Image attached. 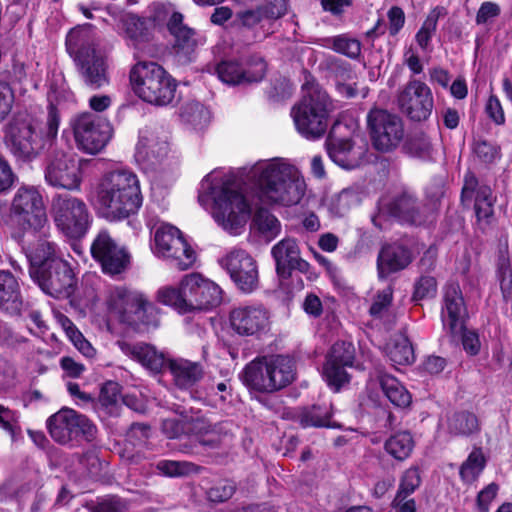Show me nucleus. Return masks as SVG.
<instances>
[{
    "instance_id": "obj_1",
    "label": "nucleus",
    "mask_w": 512,
    "mask_h": 512,
    "mask_svg": "<svg viewBox=\"0 0 512 512\" xmlns=\"http://www.w3.org/2000/svg\"><path fill=\"white\" fill-rule=\"evenodd\" d=\"M21 249L29 263V276L46 294L65 299L74 294L77 279L68 261L49 237L23 239Z\"/></svg>"
},
{
    "instance_id": "obj_2",
    "label": "nucleus",
    "mask_w": 512,
    "mask_h": 512,
    "mask_svg": "<svg viewBox=\"0 0 512 512\" xmlns=\"http://www.w3.org/2000/svg\"><path fill=\"white\" fill-rule=\"evenodd\" d=\"M143 195L137 175L126 169L103 175L96 187V211L108 222H121L138 214Z\"/></svg>"
},
{
    "instance_id": "obj_3",
    "label": "nucleus",
    "mask_w": 512,
    "mask_h": 512,
    "mask_svg": "<svg viewBox=\"0 0 512 512\" xmlns=\"http://www.w3.org/2000/svg\"><path fill=\"white\" fill-rule=\"evenodd\" d=\"M158 301L180 314L210 310L221 304L222 290L213 281L193 272L182 277L177 287L159 289Z\"/></svg>"
},
{
    "instance_id": "obj_4",
    "label": "nucleus",
    "mask_w": 512,
    "mask_h": 512,
    "mask_svg": "<svg viewBox=\"0 0 512 512\" xmlns=\"http://www.w3.org/2000/svg\"><path fill=\"white\" fill-rule=\"evenodd\" d=\"M307 94L292 108L297 131L306 139H319L327 131L332 101L328 93L314 80L303 86Z\"/></svg>"
},
{
    "instance_id": "obj_5",
    "label": "nucleus",
    "mask_w": 512,
    "mask_h": 512,
    "mask_svg": "<svg viewBox=\"0 0 512 512\" xmlns=\"http://www.w3.org/2000/svg\"><path fill=\"white\" fill-rule=\"evenodd\" d=\"M129 81L135 95L149 104L166 106L175 97L176 80L157 62L135 63L129 71Z\"/></svg>"
},
{
    "instance_id": "obj_6",
    "label": "nucleus",
    "mask_w": 512,
    "mask_h": 512,
    "mask_svg": "<svg viewBox=\"0 0 512 512\" xmlns=\"http://www.w3.org/2000/svg\"><path fill=\"white\" fill-rule=\"evenodd\" d=\"M256 186L262 200L283 206L298 204L306 189L304 180L293 167L275 164H269L260 171Z\"/></svg>"
},
{
    "instance_id": "obj_7",
    "label": "nucleus",
    "mask_w": 512,
    "mask_h": 512,
    "mask_svg": "<svg viewBox=\"0 0 512 512\" xmlns=\"http://www.w3.org/2000/svg\"><path fill=\"white\" fill-rule=\"evenodd\" d=\"M12 217L19 231L13 238L22 246L23 239L48 237L47 214L40 193L33 187H21L17 190L11 205Z\"/></svg>"
},
{
    "instance_id": "obj_8",
    "label": "nucleus",
    "mask_w": 512,
    "mask_h": 512,
    "mask_svg": "<svg viewBox=\"0 0 512 512\" xmlns=\"http://www.w3.org/2000/svg\"><path fill=\"white\" fill-rule=\"evenodd\" d=\"M4 140L15 160L25 164L39 158L51 146L29 118H13L5 127Z\"/></svg>"
},
{
    "instance_id": "obj_9",
    "label": "nucleus",
    "mask_w": 512,
    "mask_h": 512,
    "mask_svg": "<svg viewBox=\"0 0 512 512\" xmlns=\"http://www.w3.org/2000/svg\"><path fill=\"white\" fill-rule=\"evenodd\" d=\"M108 304L119 314L121 322L131 327L155 326L157 323L155 305L139 291L117 286L111 291Z\"/></svg>"
},
{
    "instance_id": "obj_10",
    "label": "nucleus",
    "mask_w": 512,
    "mask_h": 512,
    "mask_svg": "<svg viewBox=\"0 0 512 512\" xmlns=\"http://www.w3.org/2000/svg\"><path fill=\"white\" fill-rule=\"evenodd\" d=\"M51 213L56 227L71 239L84 237L92 223L86 203L69 194L54 196Z\"/></svg>"
},
{
    "instance_id": "obj_11",
    "label": "nucleus",
    "mask_w": 512,
    "mask_h": 512,
    "mask_svg": "<svg viewBox=\"0 0 512 512\" xmlns=\"http://www.w3.org/2000/svg\"><path fill=\"white\" fill-rule=\"evenodd\" d=\"M251 211V205L245 195L241 190L232 188L228 181L214 194L213 217L230 233H235L245 225Z\"/></svg>"
},
{
    "instance_id": "obj_12",
    "label": "nucleus",
    "mask_w": 512,
    "mask_h": 512,
    "mask_svg": "<svg viewBox=\"0 0 512 512\" xmlns=\"http://www.w3.org/2000/svg\"><path fill=\"white\" fill-rule=\"evenodd\" d=\"M372 146L379 152L395 150L404 138L403 120L386 109L373 107L366 116Z\"/></svg>"
},
{
    "instance_id": "obj_13",
    "label": "nucleus",
    "mask_w": 512,
    "mask_h": 512,
    "mask_svg": "<svg viewBox=\"0 0 512 512\" xmlns=\"http://www.w3.org/2000/svg\"><path fill=\"white\" fill-rule=\"evenodd\" d=\"M70 126L78 149L90 155L100 153L112 137L110 124L91 112L75 115Z\"/></svg>"
},
{
    "instance_id": "obj_14",
    "label": "nucleus",
    "mask_w": 512,
    "mask_h": 512,
    "mask_svg": "<svg viewBox=\"0 0 512 512\" xmlns=\"http://www.w3.org/2000/svg\"><path fill=\"white\" fill-rule=\"evenodd\" d=\"M282 14L275 4L269 2L254 8L239 10L232 21V28L244 45H252L265 39L264 22L276 20Z\"/></svg>"
},
{
    "instance_id": "obj_15",
    "label": "nucleus",
    "mask_w": 512,
    "mask_h": 512,
    "mask_svg": "<svg viewBox=\"0 0 512 512\" xmlns=\"http://www.w3.org/2000/svg\"><path fill=\"white\" fill-rule=\"evenodd\" d=\"M154 239L158 252L170 259L176 269L185 271L195 263L196 252L177 227L171 224L161 225L156 230Z\"/></svg>"
},
{
    "instance_id": "obj_16",
    "label": "nucleus",
    "mask_w": 512,
    "mask_h": 512,
    "mask_svg": "<svg viewBox=\"0 0 512 512\" xmlns=\"http://www.w3.org/2000/svg\"><path fill=\"white\" fill-rule=\"evenodd\" d=\"M90 252L105 275L111 277L120 275L130 266V253L124 246H120L107 230L97 234L91 244Z\"/></svg>"
},
{
    "instance_id": "obj_17",
    "label": "nucleus",
    "mask_w": 512,
    "mask_h": 512,
    "mask_svg": "<svg viewBox=\"0 0 512 512\" xmlns=\"http://www.w3.org/2000/svg\"><path fill=\"white\" fill-rule=\"evenodd\" d=\"M218 78L225 84L237 86L261 82L267 72V62L259 53L247 56L243 62L222 60L215 68Z\"/></svg>"
},
{
    "instance_id": "obj_18",
    "label": "nucleus",
    "mask_w": 512,
    "mask_h": 512,
    "mask_svg": "<svg viewBox=\"0 0 512 512\" xmlns=\"http://www.w3.org/2000/svg\"><path fill=\"white\" fill-rule=\"evenodd\" d=\"M231 280L243 294H251L259 285V272L256 260L245 250L228 253L222 260Z\"/></svg>"
},
{
    "instance_id": "obj_19",
    "label": "nucleus",
    "mask_w": 512,
    "mask_h": 512,
    "mask_svg": "<svg viewBox=\"0 0 512 512\" xmlns=\"http://www.w3.org/2000/svg\"><path fill=\"white\" fill-rule=\"evenodd\" d=\"M387 213L401 225L424 226L433 220V211L408 191L394 196L386 206Z\"/></svg>"
},
{
    "instance_id": "obj_20",
    "label": "nucleus",
    "mask_w": 512,
    "mask_h": 512,
    "mask_svg": "<svg viewBox=\"0 0 512 512\" xmlns=\"http://www.w3.org/2000/svg\"><path fill=\"white\" fill-rule=\"evenodd\" d=\"M46 182L55 188L79 190L82 182V169L79 162L62 151L55 152L45 168Z\"/></svg>"
},
{
    "instance_id": "obj_21",
    "label": "nucleus",
    "mask_w": 512,
    "mask_h": 512,
    "mask_svg": "<svg viewBox=\"0 0 512 512\" xmlns=\"http://www.w3.org/2000/svg\"><path fill=\"white\" fill-rule=\"evenodd\" d=\"M398 105L410 120L425 121L434 105L431 89L422 81L410 80L398 96Z\"/></svg>"
},
{
    "instance_id": "obj_22",
    "label": "nucleus",
    "mask_w": 512,
    "mask_h": 512,
    "mask_svg": "<svg viewBox=\"0 0 512 512\" xmlns=\"http://www.w3.org/2000/svg\"><path fill=\"white\" fill-rule=\"evenodd\" d=\"M229 322L239 336L259 337L269 326V312L262 304L239 306L230 311Z\"/></svg>"
},
{
    "instance_id": "obj_23",
    "label": "nucleus",
    "mask_w": 512,
    "mask_h": 512,
    "mask_svg": "<svg viewBox=\"0 0 512 512\" xmlns=\"http://www.w3.org/2000/svg\"><path fill=\"white\" fill-rule=\"evenodd\" d=\"M466 314L467 307L459 283H446L443 287L441 319L451 336H456L464 328Z\"/></svg>"
},
{
    "instance_id": "obj_24",
    "label": "nucleus",
    "mask_w": 512,
    "mask_h": 512,
    "mask_svg": "<svg viewBox=\"0 0 512 512\" xmlns=\"http://www.w3.org/2000/svg\"><path fill=\"white\" fill-rule=\"evenodd\" d=\"M413 261L412 250L399 242L385 243L381 246L377 260V273L380 279L406 269Z\"/></svg>"
},
{
    "instance_id": "obj_25",
    "label": "nucleus",
    "mask_w": 512,
    "mask_h": 512,
    "mask_svg": "<svg viewBox=\"0 0 512 512\" xmlns=\"http://www.w3.org/2000/svg\"><path fill=\"white\" fill-rule=\"evenodd\" d=\"M268 356L256 357L245 365L240 380L250 393L272 394L276 392V380L269 369Z\"/></svg>"
},
{
    "instance_id": "obj_26",
    "label": "nucleus",
    "mask_w": 512,
    "mask_h": 512,
    "mask_svg": "<svg viewBox=\"0 0 512 512\" xmlns=\"http://www.w3.org/2000/svg\"><path fill=\"white\" fill-rule=\"evenodd\" d=\"M119 347L125 355L140 363L153 375L163 374L167 369L170 358L151 344L119 342Z\"/></svg>"
},
{
    "instance_id": "obj_27",
    "label": "nucleus",
    "mask_w": 512,
    "mask_h": 512,
    "mask_svg": "<svg viewBox=\"0 0 512 512\" xmlns=\"http://www.w3.org/2000/svg\"><path fill=\"white\" fill-rule=\"evenodd\" d=\"M65 47L74 63L98 54L94 26L90 23H85L71 28L66 35Z\"/></svg>"
},
{
    "instance_id": "obj_28",
    "label": "nucleus",
    "mask_w": 512,
    "mask_h": 512,
    "mask_svg": "<svg viewBox=\"0 0 512 512\" xmlns=\"http://www.w3.org/2000/svg\"><path fill=\"white\" fill-rule=\"evenodd\" d=\"M75 67L83 84L91 90H99L109 85L108 63L100 53L75 62Z\"/></svg>"
},
{
    "instance_id": "obj_29",
    "label": "nucleus",
    "mask_w": 512,
    "mask_h": 512,
    "mask_svg": "<svg viewBox=\"0 0 512 512\" xmlns=\"http://www.w3.org/2000/svg\"><path fill=\"white\" fill-rule=\"evenodd\" d=\"M166 371H169L175 386L181 390L191 389L204 376L201 363L184 358H170Z\"/></svg>"
},
{
    "instance_id": "obj_30",
    "label": "nucleus",
    "mask_w": 512,
    "mask_h": 512,
    "mask_svg": "<svg viewBox=\"0 0 512 512\" xmlns=\"http://www.w3.org/2000/svg\"><path fill=\"white\" fill-rule=\"evenodd\" d=\"M23 304L17 278L8 270H0V310L10 316H21Z\"/></svg>"
},
{
    "instance_id": "obj_31",
    "label": "nucleus",
    "mask_w": 512,
    "mask_h": 512,
    "mask_svg": "<svg viewBox=\"0 0 512 512\" xmlns=\"http://www.w3.org/2000/svg\"><path fill=\"white\" fill-rule=\"evenodd\" d=\"M169 144L153 133L140 134L135 148V158L139 163L148 166L160 164L167 156Z\"/></svg>"
},
{
    "instance_id": "obj_32",
    "label": "nucleus",
    "mask_w": 512,
    "mask_h": 512,
    "mask_svg": "<svg viewBox=\"0 0 512 512\" xmlns=\"http://www.w3.org/2000/svg\"><path fill=\"white\" fill-rule=\"evenodd\" d=\"M76 410L61 408L46 420V428L51 438L60 445L73 441V428Z\"/></svg>"
},
{
    "instance_id": "obj_33",
    "label": "nucleus",
    "mask_w": 512,
    "mask_h": 512,
    "mask_svg": "<svg viewBox=\"0 0 512 512\" xmlns=\"http://www.w3.org/2000/svg\"><path fill=\"white\" fill-rule=\"evenodd\" d=\"M122 25L129 45L135 49H140L152 39L154 24L150 18L129 13L122 19Z\"/></svg>"
},
{
    "instance_id": "obj_34",
    "label": "nucleus",
    "mask_w": 512,
    "mask_h": 512,
    "mask_svg": "<svg viewBox=\"0 0 512 512\" xmlns=\"http://www.w3.org/2000/svg\"><path fill=\"white\" fill-rule=\"evenodd\" d=\"M46 115L44 128L41 129L45 139L52 145L57 137L61 124V112L59 104L63 99V92L58 88L57 84H51L47 94Z\"/></svg>"
},
{
    "instance_id": "obj_35",
    "label": "nucleus",
    "mask_w": 512,
    "mask_h": 512,
    "mask_svg": "<svg viewBox=\"0 0 512 512\" xmlns=\"http://www.w3.org/2000/svg\"><path fill=\"white\" fill-rule=\"evenodd\" d=\"M271 255L275 261L277 275L287 279L291 276V267L300 255V249L295 239L284 238L272 247Z\"/></svg>"
},
{
    "instance_id": "obj_36",
    "label": "nucleus",
    "mask_w": 512,
    "mask_h": 512,
    "mask_svg": "<svg viewBox=\"0 0 512 512\" xmlns=\"http://www.w3.org/2000/svg\"><path fill=\"white\" fill-rule=\"evenodd\" d=\"M415 446L416 441L409 430H398L386 438L383 449L391 459L402 463L411 457Z\"/></svg>"
},
{
    "instance_id": "obj_37",
    "label": "nucleus",
    "mask_w": 512,
    "mask_h": 512,
    "mask_svg": "<svg viewBox=\"0 0 512 512\" xmlns=\"http://www.w3.org/2000/svg\"><path fill=\"white\" fill-rule=\"evenodd\" d=\"M496 197L493 196V191L489 185H481L474 198V213L476 222L482 230L489 227L495 217L494 205Z\"/></svg>"
},
{
    "instance_id": "obj_38",
    "label": "nucleus",
    "mask_w": 512,
    "mask_h": 512,
    "mask_svg": "<svg viewBox=\"0 0 512 512\" xmlns=\"http://www.w3.org/2000/svg\"><path fill=\"white\" fill-rule=\"evenodd\" d=\"M269 369L276 380V392L289 386L296 377V367L293 358L281 354L268 356Z\"/></svg>"
},
{
    "instance_id": "obj_39",
    "label": "nucleus",
    "mask_w": 512,
    "mask_h": 512,
    "mask_svg": "<svg viewBox=\"0 0 512 512\" xmlns=\"http://www.w3.org/2000/svg\"><path fill=\"white\" fill-rule=\"evenodd\" d=\"M333 413L325 405L314 404L304 407L298 415V423L302 428H336L338 427L331 421Z\"/></svg>"
},
{
    "instance_id": "obj_40",
    "label": "nucleus",
    "mask_w": 512,
    "mask_h": 512,
    "mask_svg": "<svg viewBox=\"0 0 512 512\" xmlns=\"http://www.w3.org/2000/svg\"><path fill=\"white\" fill-rule=\"evenodd\" d=\"M379 382L383 394L395 407L406 408L410 406L412 396L396 377L384 374L380 376Z\"/></svg>"
},
{
    "instance_id": "obj_41",
    "label": "nucleus",
    "mask_w": 512,
    "mask_h": 512,
    "mask_svg": "<svg viewBox=\"0 0 512 512\" xmlns=\"http://www.w3.org/2000/svg\"><path fill=\"white\" fill-rule=\"evenodd\" d=\"M447 15V9L444 6H435L432 8L421 27L415 34V42L422 51H428L431 46V41L436 33L438 21L441 17Z\"/></svg>"
},
{
    "instance_id": "obj_42",
    "label": "nucleus",
    "mask_w": 512,
    "mask_h": 512,
    "mask_svg": "<svg viewBox=\"0 0 512 512\" xmlns=\"http://www.w3.org/2000/svg\"><path fill=\"white\" fill-rule=\"evenodd\" d=\"M322 46L344 55L352 60H357L361 56L362 44L347 33L324 38Z\"/></svg>"
},
{
    "instance_id": "obj_43",
    "label": "nucleus",
    "mask_w": 512,
    "mask_h": 512,
    "mask_svg": "<svg viewBox=\"0 0 512 512\" xmlns=\"http://www.w3.org/2000/svg\"><path fill=\"white\" fill-rule=\"evenodd\" d=\"M387 357L394 366H408L415 362L414 347L407 335L401 334L393 340L387 348Z\"/></svg>"
},
{
    "instance_id": "obj_44",
    "label": "nucleus",
    "mask_w": 512,
    "mask_h": 512,
    "mask_svg": "<svg viewBox=\"0 0 512 512\" xmlns=\"http://www.w3.org/2000/svg\"><path fill=\"white\" fill-rule=\"evenodd\" d=\"M487 465V458L481 447H474L467 459L459 468L460 479L464 483H473L484 471Z\"/></svg>"
},
{
    "instance_id": "obj_45",
    "label": "nucleus",
    "mask_w": 512,
    "mask_h": 512,
    "mask_svg": "<svg viewBox=\"0 0 512 512\" xmlns=\"http://www.w3.org/2000/svg\"><path fill=\"white\" fill-rule=\"evenodd\" d=\"M122 386L116 381H106L102 384L99 393V403L103 411L111 416L117 417L120 415Z\"/></svg>"
},
{
    "instance_id": "obj_46",
    "label": "nucleus",
    "mask_w": 512,
    "mask_h": 512,
    "mask_svg": "<svg viewBox=\"0 0 512 512\" xmlns=\"http://www.w3.org/2000/svg\"><path fill=\"white\" fill-rule=\"evenodd\" d=\"M451 433L459 436H470L480 431L478 417L470 411H457L449 419Z\"/></svg>"
},
{
    "instance_id": "obj_47",
    "label": "nucleus",
    "mask_w": 512,
    "mask_h": 512,
    "mask_svg": "<svg viewBox=\"0 0 512 512\" xmlns=\"http://www.w3.org/2000/svg\"><path fill=\"white\" fill-rule=\"evenodd\" d=\"M348 366L326 360L323 366V378L333 392H339L344 384L350 382V375L346 371Z\"/></svg>"
},
{
    "instance_id": "obj_48",
    "label": "nucleus",
    "mask_w": 512,
    "mask_h": 512,
    "mask_svg": "<svg viewBox=\"0 0 512 512\" xmlns=\"http://www.w3.org/2000/svg\"><path fill=\"white\" fill-rule=\"evenodd\" d=\"M421 483V470L418 466L412 465L405 469L399 478V485L396 492L398 499L408 498L421 486Z\"/></svg>"
},
{
    "instance_id": "obj_49",
    "label": "nucleus",
    "mask_w": 512,
    "mask_h": 512,
    "mask_svg": "<svg viewBox=\"0 0 512 512\" xmlns=\"http://www.w3.org/2000/svg\"><path fill=\"white\" fill-rule=\"evenodd\" d=\"M253 223L264 236L274 238L280 232L279 220L264 207H259L254 213Z\"/></svg>"
},
{
    "instance_id": "obj_50",
    "label": "nucleus",
    "mask_w": 512,
    "mask_h": 512,
    "mask_svg": "<svg viewBox=\"0 0 512 512\" xmlns=\"http://www.w3.org/2000/svg\"><path fill=\"white\" fill-rule=\"evenodd\" d=\"M438 283L435 277L430 275H421L413 285L411 301L419 304L423 300L432 299L436 296Z\"/></svg>"
},
{
    "instance_id": "obj_51",
    "label": "nucleus",
    "mask_w": 512,
    "mask_h": 512,
    "mask_svg": "<svg viewBox=\"0 0 512 512\" xmlns=\"http://www.w3.org/2000/svg\"><path fill=\"white\" fill-rule=\"evenodd\" d=\"M73 428V441L83 440L92 443L96 440L98 435V428L95 423L86 415L76 411L74 427Z\"/></svg>"
},
{
    "instance_id": "obj_52",
    "label": "nucleus",
    "mask_w": 512,
    "mask_h": 512,
    "mask_svg": "<svg viewBox=\"0 0 512 512\" xmlns=\"http://www.w3.org/2000/svg\"><path fill=\"white\" fill-rule=\"evenodd\" d=\"M326 360L342 364L344 366L353 367L355 362V346L349 341H337L335 342Z\"/></svg>"
},
{
    "instance_id": "obj_53",
    "label": "nucleus",
    "mask_w": 512,
    "mask_h": 512,
    "mask_svg": "<svg viewBox=\"0 0 512 512\" xmlns=\"http://www.w3.org/2000/svg\"><path fill=\"white\" fill-rule=\"evenodd\" d=\"M237 490V484L232 479H222L213 484L207 491V500L214 504H220L233 497Z\"/></svg>"
},
{
    "instance_id": "obj_54",
    "label": "nucleus",
    "mask_w": 512,
    "mask_h": 512,
    "mask_svg": "<svg viewBox=\"0 0 512 512\" xmlns=\"http://www.w3.org/2000/svg\"><path fill=\"white\" fill-rule=\"evenodd\" d=\"M151 427L145 423L134 422L126 431L123 448L127 445L138 446V448L146 447L150 437Z\"/></svg>"
},
{
    "instance_id": "obj_55",
    "label": "nucleus",
    "mask_w": 512,
    "mask_h": 512,
    "mask_svg": "<svg viewBox=\"0 0 512 512\" xmlns=\"http://www.w3.org/2000/svg\"><path fill=\"white\" fill-rule=\"evenodd\" d=\"M90 512H128L127 503L117 495L97 498L88 506Z\"/></svg>"
},
{
    "instance_id": "obj_56",
    "label": "nucleus",
    "mask_w": 512,
    "mask_h": 512,
    "mask_svg": "<svg viewBox=\"0 0 512 512\" xmlns=\"http://www.w3.org/2000/svg\"><path fill=\"white\" fill-rule=\"evenodd\" d=\"M184 429H186V435H194L197 438H200L212 433L214 431V426L204 416H185Z\"/></svg>"
},
{
    "instance_id": "obj_57",
    "label": "nucleus",
    "mask_w": 512,
    "mask_h": 512,
    "mask_svg": "<svg viewBox=\"0 0 512 512\" xmlns=\"http://www.w3.org/2000/svg\"><path fill=\"white\" fill-rule=\"evenodd\" d=\"M0 429L13 441L21 431L17 412L2 404H0Z\"/></svg>"
},
{
    "instance_id": "obj_58",
    "label": "nucleus",
    "mask_w": 512,
    "mask_h": 512,
    "mask_svg": "<svg viewBox=\"0 0 512 512\" xmlns=\"http://www.w3.org/2000/svg\"><path fill=\"white\" fill-rule=\"evenodd\" d=\"M393 301V288L387 286L385 289L378 291L369 308V314L374 318H380Z\"/></svg>"
},
{
    "instance_id": "obj_59",
    "label": "nucleus",
    "mask_w": 512,
    "mask_h": 512,
    "mask_svg": "<svg viewBox=\"0 0 512 512\" xmlns=\"http://www.w3.org/2000/svg\"><path fill=\"white\" fill-rule=\"evenodd\" d=\"M175 38V47L181 50L185 54L192 53L196 46L197 41L195 39V30L188 26L182 28L172 34Z\"/></svg>"
},
{
    "instance_id": "obj_60",
    "label": "nucleus",
    "mask_w": 512,
    "mask_h": 512,
    "mask_svg": "<svg viewBox=\"0 0 512 512\" xmlns=\"http://www.w3.org/2000/svg\"><path fill=\"white\" fill-rule=\"evenodd\" d=\"M445 194V185L440 179H433L429 185L426 187L425 195L429 200V204H427L433 211V219L435 218L436 211L440 206L441 199Z\"/></svg>"
},
{
    "instance_id": "obj_61",
    "label": "nucleus",
    "mask_w": 512,
    "mask_h": 512,
    "mask_svg": "<svg viewBox=\"0 0 512 512\" xmlns=\"http://www.w3.org/2000/svg\"><path fill=\"white\" fill-rule=\"evenodd\" d=\"M474 153L485 164H491L500 154V148L487 140H479L474 144Z\"/></svg>"
},
{
    "instance_id": "obj_62",
    "label": "nucleus",
    "mask_w": 512,
    "mask_h": 512,
    "mask_svg": "<svg viewBox=\"0 0 512 512\" xmlns=\"http://www.w3.org/2000/svg\"><path fill=\"white\" fill-rule=\"evenodd\" d=\"M484 111L486 116L495 125L501 126L505 124L506 117L504 109L499 98L496 95L492 94L489 96L488 100L486 101Z\"/></svg>"
},
{
    "instance_id": "obj_63",
    "label": "nucleus",
    "mask_w": 512,
    "mask_h": 512,
    "mask_svg": "<svg viewBox=\"0 0 512 512\" xmlns=\"http://www.w3.org/2000/svg\"><path fill=\"white\" fill-rule=\"evenodd\" d=\"M15 96L10 84L0 80V123L11 113Z\"/></svg>"
},
{
    "instance_id": "obj_64",
    "label": "nucleus",
    "mask_w": 512,
    "mask_h": 512,
    "mask_svg": "<svg viewBox=\"0 0 512 512\" xmlns=\"http://www.w3.org/2000/svg\"><path fill=\"white\" fill-rule=\"evenodd\" d=\"M17 180L9 160L0 153V194L9 191Z\"/></svg>"
}]
</instances>
